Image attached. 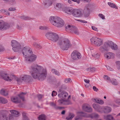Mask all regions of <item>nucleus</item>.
<instances>
[{"label": "nucleus", "mask_w": 120, "mask_h": 120, "mask_svg": "<svg viewBox=\"0 0 120 120\" xmlns=\"http://www.w3.org/2000/svg\"><path fill=\"white\" fill-rule=\"evenodd\" d=\"M98 16L102 19H105V16L102 14H100L98 15Z\"/></svg>", "instance_id": "52"}, {"label": "nucleus", "mask_w": 120, "mask_h": 120, "mask_svg": "<svg viewBox=\"0 0 120 120\" xmlns=\"http://www.w3.org/2000/svg\"><path fill=\"white\" fill-rule=\"evenodd\" d=\"M22 115L23 120H29L26 112H23L22 113Z\"/></svg>", "instance_id": "28"}, {"label": "nucleus", "mask_w": 120, "mask_h": 120, "mask_svg": "<svg viewBox=\"0 0 120 120\" xmlns=\"http://www.w3.org/2000/svg\"><path fill=\"white\" fill-rule=\"evenodd\" d=\"M104 78L105 80H108L110 81H111L110 78L107 75H104Z\"/></svg>", "instance_id": "48"}, {"label": "nucleus", "mask_w": 120, "mask_h": 120, "mask_svg": "<svg viewBox=\"0 0 120 120\" xmlns=\"http://www.w3.org/2000/svg\"><path fill=\"white\" fill-rule=\"evenodd\" d=\"M74 115L72 113H69L66 116V119L68 120H71L74 116Z\"/></svg>", "instance_id": "25"}, {"label": "nucleus", "mask_w": 120, "mask_h": 120, "mask_svg": "<svg viewBox=\"0 0 120 120\" xmlns=\"http://www.w3.org/2000/svg\"><path fill=\"white\" fill-rule=\"evenodd\" d=\"M94 101L101 105H102L104 103L103 101L100 99H94Z\"/></svg>", "instance_id": "29"}, {"label": "nucleus", "mask_w": 120, "mask_h": 120, "mask_svg": "<svg viewBox=\"0 0 120 120\" xmlns=\"http://www.w3.org/2000/svg\"><path fill=\"white\" fill-rule=\"evenodd\" d=\"M16 27L19 30H21L22 29V27L19 24H17V25Z\"/></svg>", "instance_id": "53"}, {"label": "nucleus", "mask_w": 120, "mask_h": 120, "mask_svg": "<svg viewBox=\"0 0 120 120\" xmlns=\"http://www.w3.org/2000/svg\"><path fill=\"white\" fill-rule=\"evenodd\" d=\"M22 52L26 61L32 62L36 59L37 56L33 54L31 49L29 47H24L22 50Z\"/></svg>", "instance_id": "3"}, {"label": "nucleus", "mask_w": 120, "mask_h": 120, "mask_svg": "<svg viewBox=\"0 0 120 120\" xmlns=\"http://www.w3.org/2000/svg\"><path fill=\"white\" fill-rule=\"evenodd\" d=\"M106 120H114L113 117L110 115H108L106 117Z\"/></svg>", "instance_id": "42"}, {"label": "nucleus", "mask_w": 120, "mask_h": 120, "mask_svg": "<svg viewBox=\"0 0 120 120\" xmlns=\"http://www.w3.org/2000/svg\"><path fill=\"white\" fill-rule=\"evenodd\" d=\"M21 18L24 20H30L31 18L28 16H22L20 17Z\"/></svg>", "instance_id": "36"}, {"label": "nucleus", "mask_w": 120, "mask_h": 120, "mask_svg": "<svg viewBox=\"0 0 120 120\" xmlns=\"http://www.w3.org/2000/svg\"><path fill=\"white\" fill-rule=\"evenodd\" d=\"M115 102L116 103L120 105V99H117L116 100Z\"/></svg>", "instance_id": "62"}, {"label": "nucleus", "mask_w": 120, "mask_h": 120, "mask_svg": "<svg viewBox=\"0 0 120 120\" xmlns=\"http://www.w3.org/2000/svg\"><path fill=\"white\" fill-rule=\"evenodd\" d=\"M11 99L13 102L15 103H19L21 102L20 99L17 97H11Z\"/></svg>", "instance_id": "20"}, {"label": "nucleus", "mask_w": 120, "mask_h": 120, "mask_svg": "<svg viewBox=\"0 0 120 120\" xmlns=\"http://www.w3.org/2000/svg\"><path fill=\"white\" fill-rule=\"evenodd\" d=\"M108 4L111 7L115 8L116 9H117V7L116 5L112 3L111 2H108Z\"/></svg>", "instance_id": "37"}, {"label": "nucleus", "mask_w": 120, "mask_h": 120, "mask_svg": "<svg viewBox=\"0 0 120 120\" xmlns=\"http://www.w3.org/2000/svg\"><path fill=\"white\" fill-rule=\"evenodd\" d=\"M54 5L55 8L57 10L61 8L62 7V5L60 3L55 4Z\"/></svg>", "instance_id": "27"}, {"label": "nucleus", "mask_w": 120, "mask_h": 120, "mask_svg": "<svg viewBox=\"0 0 120 120\" xmlns=\"http://www.w3.org/2000/svg\"><path fill=\"white\" fill-rule=\"evenodd\" d=\"M78 21H80L81 22L83 23H87V22L85 20H78Z\"/></svg>", "instance_id": "63"}, {"label": "nucleus", "mask_w": 120, "mask_h": 120, "mask_svg": "<svg viewBox=\"0 0 120 120\" xmlns=\"http://www.w3.org/2000/svg\"><path fill=\"white\" fill-rule=\"evenodd\" d=\"M14 116L12 114H9V115L8 118L10 120H13L14 118Z\"/></svg>", "instance_id": "50"}, {"label": "nucleus", "mask_w": 120, "mask_h": 120, "mask_svg": "<svg viewBox=\"0 0 120 120\" xmlns=\"http://www.w3.org/2000/svg\"><path fill=\"white\" fill-rule=\"evenodd\" d=\"M116 66L118 69H120V61H117L116 62Z\"/></svg>", "instance_id": "46"}, {"label": "nucleus", "mask_w": 120, "mask_h": 120, "mask_svg": "<svg viewBox=\"0 0 120 120\" xmlns=\"http://www.w3.org/2000/svg\"><path fill=\"white\" fill-rule=\"evenodd\" d=\"M58 95L59 98L61 99H64L68 95V93L65 91L61 90V89L59 90Z\"/></svg>", "instance_id": "12"}, {"label": "nucleus", "mask_w": 120, "mask_h": 120, "mask_svg": "<svg viewBox=\"0 0 120 120\" xmlns=\"http://www.w3.org/2000/svg\"><path fill=\"white\" fill-rule=\"evenodd\" d=\"M71 79L70 78H68V79H65L64 80V82L66 83H68L70 81Z\"/></svg>", "instance_id": "56"}, {"label": "nucleus", "mask_w": 120, "mask_h": 120, "mask_svg": "<svg viewBox=\"0 0 120 120\" xmlns=\"http://www.w3.org/2000/svg\"><path fill=\"white\" fill-rule=\"evenodd\" d=\"M30 72L33 78L34 79L38 78L40 81L45 80L47 75L46 69L44 68L40 65L37 64L32 65L30 68Z\"/></svg>", "instance_id": "2"}, {"label": "nucleus", "mask_w": 120, "mask_h": 120, "mask_svg": "<svg viewBox=\"0 0 120 120\" xmlns=\"http://www.w3.org/2000/svg\"><path fill=\"white\" fill-rule=\"evenodd\" d=\"M10 27L9 24L3 20H0V30L3 31L8 29Z\"/></svg>", "instance_id": "9"}, {"label": "nucleus", "mask_w": 120, "mask_h": 120, "mask_svg": "<svg viewBox=\"0 0 120 120\" xmlns=\"http://www.w3.org/2000/svg\"><path fill=\"white\" fill-rule=\"evenodd\" d=\"M49 20L53 25L58 27H62L64 24V21L58 17L51 16L49 18Z\"/></svg>", "instance_id": "5"}, {"label": "nucleus", "mask_w": 120, "mask_h": 120, "mask_svg": "<svg viewBox=\"0 0 120 120\" xmlns=\"http://www.w3.org/2000/svg\"><path fill=\"white\" fill-rule=\"evenodd\" d=\"M90 12V10L88 7V6H86L84 9L83 13L85 17H88Z\"/></svg>", "instance_id": "15"}, {"label": "nucleus", "mask_w": 120, "mask_h": 120, "mask_svg": "<svg viewBox=\"0 0 120 120\" xmlns=\"http://www.w3.org/2000/svg\"><path fill=\"white\" fill-rule=\"evenodd\" d=\"M93 89L94 91H97L98 90V89L95 86H94L93 87Z\"/></svg>", "instance_id": "64"}, {"label": "nucleus", "mask_w": 120, "mask_h": 120, "mask_svg": "<svg viewBox=\"0 0 120 120\" xmlns=\"http://www.w3.org/2000/svg\"><path fill=\"white\" fill-rule=\"evenodd\" d=\"M16 58L15 56H11V57H8V59H9L13 60L14 59Z\"/></svg>", "instance_id": "59"}, {"label": "nucleus", "mask_w": 120, "mask_h": 120, "mask_svg": "<svg viewBox=\"0 0 120 120\" xmlns=\"http://www.w3.org/2000/svg\"><path fill=\"white\" fill-rule=\"evenodd\" d=\"M52 72L54 74H55L56 75L59 76L60 75V74L59 71L55 69H53L52 70Z\"/></svg>", "instance_id": "35"}, {"label": "nucleus", "mask_w": 120, "mask_h": 120, "mask_svg": "<svg viewBox=\"0 0 120 120\" xmlns=\"http://www.w3.org/2000/svg\"><path fill=\"white\" fill-rule=\"evenodd\" d=\"M8 102V101L3 97H0V103L2 104H6Z\"/></svg>", "instance_id": "30"}, {"label": "nucleus", "mask_w": 120, "mask_h": 120, "mask_svg": "<svg viewBox=\"0 0 120 120\" xmlns=\"http://www.w3.org/2000/svg\"><path fill=\"white\" fill-rule=\"evenodd\" d=\"M1 119V120H10L8 117V116L7 114H2Z\"/></svg>", "instance_id": "26"}, {"label": "nucleus", "mask_w": 120, "mask_h": 120, "mask_svg": "<svg viewBox=\"0 0 120 120\" xmlns=\"http://www.w3.org/2000/svg\"><path fill=\"white\" fill-rule=\"evenodd\" d=\"M39 28L41 30H47V28L45 26H40L39 27Z\"/></svg>", "instance_id": "49"}, {"label": "nucleus", "mask_w": 120, "mask_h": 120, "mask_svg": "<svg viewBox=\"0 0 120 120\" xmlns=\"http://www.w3.org/2000/svg\"><path fill=\"white\" fill-rule=\"evenodd\" d=\"M73 33H74L75 34L78 35L79 34V32L77 28L75 26L73 30Z\"/></svg>", "instance_id": "43"}, {"label": "nucleus", "mask_w": 120, "mask_h": 120, "mask_svg": "<svg viewBox=\"0 0 120 120\" xmlns=\"http://www.w3.org/2000/svg\"><path fill=\"white\" fill-rule=\"evenodd\" d=\"M82 118L81 116L79 115V113L77 116L75 118V120H80Z\"/></svg>", "instance_id": "47"}, {"label": "nucleus", "mask_w": 120, "mask_h": 120, "mask_svg": "<svg viewBox=\"0 0 120 120\" xmlns=\"http://www.w3.org/2000/svg\"><path fill=\"white\" fill-rule=\"evenodd\" d=\"M105 57L106 59H109L114 56V54L112 52H106L104 54Z\"/></svg>", "instance_id": "19"}, {"label": "nucleus", "mask_w": 120, "mask_h": 120, "mask_svg": "<svg viewBox=\"0 0 120 120\" xmlns=\"http://www.w3.org/2000/svg\"><path fill=\"white\" fill-rule=\"evenodd\" d=\"M82 13L81 11L78 9H74L73 15L76 17H79L82 15Z\"/></svg>", "instance_id": "13"}, {"label": "nucleus", "mask_w": 120, "mask_h": 120, "mask_svg": "<svg viewBox=\"0 0 120 120\" xmlns=\"http://www.w3.org/2000/svg\"><path fill=\"white\" fill-rule=\"evenodd\" d=\"M57 94V92L56 91L54 90L52 92V96L53 97L55 96H56Z\"/></svg>", "instance_id": "54"}, {"label": "nucleus", "mask_w": 120, "mask_h": 120, "mask_svg": "<svg viewBox=\"0 0 120 120\" xmlns=\"http://www.w3.org/2000/svg\"><path fill=\"white\" fill-rule=\"evenodd\" d=\"M38 120H46L47 117L44 114H41L38 117Z\"/></svg>", "instance_id": "24"}, {"label": "nucleus", "mask_w": 120, "mask_h": 120, "mask_svg": "<svg viewBox=\"0 0 120 120\" xmlns=\"http://www.w3.org/2000/svg\"><path fill=\"white\" fill-rule=\"evenodd\" d=\"M64 99H62L61 100H58V102L60 104H64L65 105H67L69 104V102L67 101H64Z\"/></svg>", "instance_id": "23"}, {"label": "nucleus", "mask_w": 120, "mask_h": 120, "mask_svg": "<svg viewBox=\"0 0 120 120\" xmlns=\"http://www.w3.org/2000/svg\"><path fill=\"white\" fill-rule=\"evenodd\" d=\"M110 48L114 50L118 49L117 45L111 41L104 42L103 45L99 47V50L100 52L104 53L109 51Z\"/></svg>", "instance_id": "4"}, {"label": "nucleus", "mask_w": 120, "mask_h": 120, "mask_svg": "<svg viewBox=\"0 0 120 120\" xmlns=\"http://www.w3.org/2000/svg\"><path fill=\"white\" fill-rule=\"evenodd\" d=\"M4 48L1 45H0V52L4 51Z\"/></svg>", "instance_id": "55"}, {"label": "nucleus", "mask_w": 120, "mask_h": 120, "mask_svg": "<svg viewBox=\"0 0 120 120\" xmlns=\"http://www.w3.org/2000/svg\"><path fill=\"white\" fill-rule=\"evenodd\" d=\"M33 46L38 49H40L41 48V47L39 44L36 42H34L32 45Z\"/></svg>", "instance_id": "34"}, {"label": "nucleus", "mask_w": 120, "mask_h": 120, "mask_svg": "<svg viewBox=\"0 0 120 120\" xmlns=\"http://www.w3.org/2000/svg\"><path fill=\"white\" fill-rule=\"evenodd\" d=\"M11 45L12 47V49L15 52L21 51V45L15 40H13L11 41Z\"/></svg>", "instance_id": "7"}, {"label": "nucleus", "mask_w": 120, "mask_h": 120, "mask_svg": "<svg viewBox=\"0 0 120 120\" xmlns=\"http://www.w3.org/2000/svg\"><path fill=\"white\" fill-rule=\"evenodd\" d=\"M26 93H24L22 92L20 94L18 95V96L20 98V99L22 100L23 101H24V95L26 94Z\"/></svg>", "instance_id": "31"}, {"label": "nucleus", "mask_w": 120, "mask_h": 120, "mask_svg": "<svg viewBox=\"0 0 120 120\" xmlns=\"http://www.w3.org/2000/svg\"><path fill=\"white\" fill-rule=\"evenodd\" d=\"M92 28L93 30L96 31H98V29L96 27L94 26H92Z\"/></svg>", "instance_id": "58"}, {"label": "nucleus", "mask_w": 120, "mask_h": 120, "mask_svg": "<svg viewBox=\"0 0 120 120\" xmlns=\"http://www.w3.org/2000/svg\"><path fill=\"white\" fill-rule=\"evenodd\" d=\"M0 75L2 78L10 82L12 79L11 77L10 78L8 76V75L6 73H1Z\"/></svg>", "instance_id": "14"}, {"label": "nucleus", "mask_w": 120, "mask_h": 120, "mask_svg": "<svg viewBox=\"0 0 120 120\" xmlns=\"http://www.w3.org/2000/svg\"><path fill=\"white\" fill-rule=\"evenodd\" d=\"M37 96L38 97V100H39L42 98V95L40 94H39L37 95Z\"/></svg>", "instance_id": "57"}, {"label": "nucleus", "mask_w": 120, "mask_h": 120, "mask_svg": "<svg viewBox=\"0 0 120 120\" xmlns=\"http://www.w3.org/2000/svg\"><path fill=\"white\" fill-rule=\"evenodd\" d=\"M93 106L95 110L97 111H99L101 109L100 105L98 104L94 103L93 105Z\"/></svg>", "instance_id": "22"}, {"label": "nucleus", "mask_w": 120, "mask_h": 120, "mask_svg": "<svg viewBox=\"0 0 120 120\" xmlns=\"http://www.w3.org/2000/svg\"><path fill=\"white\" fill-rule=\"evenodd\" d=\"M71 57L73 60H78L81 58V56L80 53L76 51H74L71 53Z\"/></svg>", "instance_id": "10"}, {"label": "nucleus", "mask_w": 120, "mask_h": 120, "mask_svg": "<svg viewBox=\"0 0 120 120\" xmlns=\"http://www.w3.org/2000/svg\"><path fill=\"white\" fill-rule=\"evenodd\" d=\"M18 84L20 85L23 81L29 82L32 80L31 76L29 75H24L22 78H17L16 79Z\"/></svg>", "instance_id": "6"}, {"label": "nucleus", "mask_w": 120, "mask_h": 120, "mask_svg": "<svg viewBox=\"0 0 120 120\" xmlns=\"http://www.w3.org/2000/svg\"><path fill=\"white\" fill-rule=\"evenodd\" d=\"M92 56H93L95 58L97 59L99 58L100 56V54L96 52H95L94 54H93Z\"/></svg>", "instance_id": "40"}, {"label": "nucleus", "mask_w": 120, "mask_h": 120, "mask_svg": "<svg viewBox=\"0 0 120 120\" xmlns=\"http://www.w3.org/2000/svg\"><path fill=\"white\" fill-rule=\"evenodd\" d=\"M10 112L14 116L18 117L20 115V113L16 110H11Z\"/></svg>", "instance_id": "21"}, {"label": "nucleus", "mask_w": 120, "mask_h": 120, "mask_svg": "<svg viewBox=\"0 0 120 120\" xmlns=\"http://www.w3.org/2000/svg\"><path fill=\"white\" fill-rule=\"evenodd\" d=\"M96 68L94 67H91L88 68L87 70L90 71H96Z\"/></svg>", "instance_id": "45"}, {"label": "nucleus", "mask_w": 120, "mask_h": 120, "mask_svg": "<svg viewBox=\"0 0 120 120\" xmlns=\"http://www.w3.org/2000/svg\"><path fill=\"white\" fill-rule=\"evenodd\" d=\"M75 26L73 25H68L65 26V30L66 31L71 33H73V30Z\"/></svg>", "instance_id": "16"}, {"label": "nucleus", "mask_w": 120, "mask_h": 120, "mask_svg": "<svg viewBox=\"0 0 120 120\" xmlns=\"http://www.w3.org/2000/svg\"><path fill=\"white\" fill-rule=\"evenodd\" d=\"M112 83V84L114 85H117L118 84V82L116 79H114L110 81Z\"/></svg>", "instance_id": "44"}, {"label": "nucleus", "mask_w": 120, "mask_h": 120, "mask_svg": "<svg viewBox=\"0 0 120 120\" xmlns=\"http://www.w3.org/2000/svg\"><path fill=\"white\" fill-rule=\"evenodd\" d=\"M116 55H117V56L120 57V50H119L117 51Z\"/></svg>", "instance_id": "61"}, {"label": "nucleus", "mask_w": 120, "mask_h": 120, "mask_svg": "<svg viewBox=\"0 0 120 120\" xmlns=\"http://www.w3.org/2000/svg\"><path fill=\"white\" fill-rule=\"evenodd\" d=\"M0 92L1 94L5 96H7L8 94L7 91L3 89L1 90Z\"/></svg>", "instance_id": "32"}, {"label": "nucleus", "mask_w": 120, "mask_h": 120, "mask_svg": "<svg viewBox=\"0 0 120 120\" xmlns=\"http://www.w3.org/2000/svg\"><path fill=\"white\" fill-rule=\"evenodd\" d=\"M90 117L92 118H98V115L97 114L93 113L90 115Z\"/></svg>", "instance_id": "38"}, {"label": "nucleus", "mask_w": 120, "mask_h": 120, "mask_svg": "<svg viewBox=\"0 0 120 120\" xmlns=\"http://www.w3.org/2000/svg\"><path fill=\"white\" fill-rule=\"evenodd\" d=\"M83 109L84 111L87 112H91L92 111V109L90 107H88L85 105H83L82 106Z\"/></svg>", "instance_id": "18"}, {"label": "nucleus", "mask_w": 120, "mask_h": 120, "mask_svg": "<svg viewBox=\"0 0 120 120\" xmlns=\"http://www.w3.org/2000/svg\"><path fill=\"white\" fill-rule=\"evenodd\" d=\"M91 42L92 44H94L96 46L99 47L103 44L102 40L101 39L97 37H94L90 39Z\"/></svg>", "instance_id": "8"}, {"label": "nucleus", "mask_w": 120, "mask_h": 120, "mask_svg": "<svg viewBox=\"0 0 120 120\" xmlns=\"http://www.w3.org/2000/svg\"><path fill=\"white\" fill-rule=\"evenodd\" d=\"M50 104L51 106L53 107L54 108L56 109H57V108H58V106H56L55 103L53 102H50Z\"/></svg>", "instance_id": "39"}, {"label": "nucleus", "mask_w": 120, "mask_h": 120, "mask_svg": "<svg viewBox=\"0 0 120 120\" xmlns=\"http://www.w3.org/2000/svg\"><path fill=\"white\" fill-rule=\"evenodd\" d=\"M79 115L82 117H87V116L86 114L85 113L83 112H79Z\"/></svg>", "instance_id": "41"}, {"label": "nucleus", "mask_w": 120, "mask_h": 120, "mask_svg": "<svg viewBox=\"0 0 120 120\" xmlns=\"http://www.w3.org/2000/svg\"><path fill=\"white\" fill-rule=\"evenodd\" d=\"M111 111V108L108 107H105L104 108V111L105 113H108L110 112Z\"/></svg>", "instance_id": "33"}, {"label": "nucleus", "mask_w": 120, "mask_h": 120, "mask_svg": "<svg viewBox=\"0 0 120 120\" xmlns=\"http://www.w3.org/2000/svg\"><path fill=\"white\" fill-rule=\"evenodd\" d=\"M105 66L106 67L108 70L111 71H112L113 70V69L109 66H108L107 67L106 65Z\"/></svg>", "instance_id": "60"}, {"label": "nucleus", "mask_w": 120, "mask_h": 120, "mask_svg": "<svg viewBox=\"0 0 120 120\" xmlns=\"http://www.w3.org/2000/svg\"><path fill=\"white\" fill-rule=\"evenodd\" d=\"M47 38L54 42L57 41V45L63 50H67L71 46L69 40L67 39H62L59 38V35L52 32H48L45 34Z\"/></svg>", "instance_id": "1"}, {"label": "nucleus", "mask_w": 120, "mask_h": 120, "mask_svg": "<svg viewBox=\"0 0 120 120\" xmlns=\"http://www.w3.org/2000/svg\"><path fill=\"white\" fill-rule=\"evenodd\" d=\"M66 87L64 85H62L60 88V89H61V90H63V89H66Z\"/></svg>", "instance_id": "51"}, {"label": "nucleus", "mask_w": 120, "mask_h": 120, "mask_svg": "<svg viewBox=\"0 0 120 120\" xmlns=\"http://www.w3.org/2000/svg\"><path fill=\"white\" fill-rule=\"evenodd\" d=\"M55 0H45L43 2V6L45 8H47L51 6Z\"/></svg>", "instance_id": "11"}, {"label": "nucleus", "mask_w": 120, "mask_h": 120, "mask_svg": "<svg viewBox=\"0 0 120 120\" xmlns=\"http://www.w3.org/2000/svg\"><path fill=\"white\" fill-rule=\"evenodd\" d=\"M74 9L71 8L67 7L65 8L64 11L65 12L69 14H73Z\"/></svg>", "instance_id": "17"}]
</instances>
